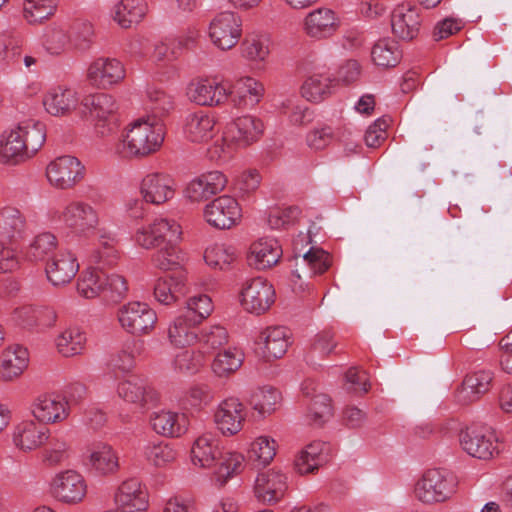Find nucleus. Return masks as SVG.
Returning <instances> with one entry per match:
<instances>
[{
    "mask_svg": "<svg viewBox=\"0 0 512 512\" xmlns=\"http://www.w3.org/2000/svg\"><path fill=\"white\" fill-rule=\"evenodd\" d=\"M58 213L59 221L80 237L95 235L91 258L102 266L117 265L120 252L117 249L116 234L107 227H100L98 211L82 200L68 202Z\"/></svg>",
    "mask_w": 512,
    "mask_h": 512,
    "instance_id": "obj_1",
    "label": "nucleus"
},
{
    "mask_svg": "<svg viewBox=\"0 0 512 512\" xmlns=\"http://www.w3.org/2000/svg\"><path fill=\"white\" fill-rule=\"evenodd\" d=\"M46 141V126L27 118L4 130L0 135V162L15 166L33 158Z\"/></svg>",
    "mask_w": 512,
    "mask_h": 512,
    "instance_id": "obj_2",
    "label": "nucleus"
},
{
    "mask_svg": "<svg viewBox=\"0 0 512 512\" xmlns=\"http://www.w3.org/2000/svg\"><path fill=\"white\" fill-rule=\"evenodd\" d=\"M191 460L195 466L214 468L216 482L224 485L230 478L241 473L245 467L242 453L220 450V440L212 432H206L195 439L191 447Z\"/></svg>",
    "mask_w": 512,
    "mask_h": 512,
    "instance_id": "obj_3",
    "label": "nucleus"
},
{
    "mask_svg": "<svg viewBox=\"0 0 512 512\" xmlns=\"http://www.w3.org/2000/svg\"><path fill=\"white\" fill-rule=\"evenodd\" d=\"M164 137V122L141 116L125 127L116 145V153L122 158L145 157L160 149Z\"/></svg>",
    "mask_w": 512,
    "mask_h": 512,
    "instance_id": "obj_4",
    "label": "nucleus"
},
{
    "mask_svg": "<svg viewBox=\"0 0 512 512\" xmlns=\"http://www.w3.org/2000/svg\"><path fill=\"white\" fill-rule=\"evenodd\" d=\"M90 260L95 264L91 257ZM106 268H112V266L96 263V267L81 272L77 280V292L81 297L93 299L102 294L113 302H119L126 297L128 292L126 279L119 274H106L103 271Z\"/></svg>",
    "mask_w": 512,
    "mask_h": 512,
    "instance_id": "obj_5",
    "label": "nucleus"
},
{
    "mask_svg": "<svg viewBox=\"0 0 512 512\" xmlns=\"http://www.w3.org/2000/svg\"><path fill=\"white\" fill-rule=\"evenodd\" d=\"M264 129L262 120L253 115L233 119L223 129L221 144L215 146L221 150L219 157L230 156L233 152L258 142L264 134Z\"/></svg>",
    "mask_w": 512,
    "mask_h": 512,
    "instance_id": "obj_6",
    "label": "nucleus"
},
{
    "mask_svg": "<svg viewBox=\"0 0 512 512\" xmlns=\"http://www.w3.org/2000/svg\"><path fill=\"white\" fill-rule=\"evenodd\" d=\"M458 479L443 469H429L416 481L414 497L425 505L448 502L456 494Z\"/></svg>",
    "mask_w": 512,
    "mask_h": 512,
    "instance_id": "obj_7",
    "label": "nucleus"
},
{
    "mask_svg": "<svg viewBox=\"0 0 512 512\" xmlns=\"http://www.w3.org/2000/svg\"><path fill=\"white\" fill-rule=\"evenodd\" d=\"M182 227L173 218L157 217L147 225L139 227L133 236L136 245L144 249H153L169 243H180Z\"/></svg>",
    "mask_w": 512,
    "mask_h": 512,
    "instance_id": "obj_8",
    "label": "nucleus"
},
{
    "mask_svg": "<svg viewBox=\"0 0 512 512\" xmlns=\"http://www.w3.org/2000/svg\"><path fill=\"white\" fill-rule=\"evenodd\" d=\"M117 319L126 332L141 336L153 331L158 317L147 303L132 301L118 309Z\"/></svg>",
    "mask_w": 512,
    "mask_h": 512,
    "instance_id": "obj_9",
    "label": "nucleus"
},
{
    "mask_svg": "<svg viewBox=\"0 0 512 512\" xmlns=\"http://www.w3.org/2000/svg\"><path fill=\"white\" fill-rule=\"evenodd\" d=\"M273 286L261 277L246 280L239 293L240 304L249 313L261 315L275 302Z\"/></svg>",
    "mask_w": 512,
    "mask_h": 512,
    "instance_id": "obj_10",
    "label": "nucleus"
},
{
    "mask_svg": "<svg viewBox=\"0 0 512 512\" xmlns=\"http://www.w3.org/2000/svg\"><path fill=\"white\" fill-rule=\"evenodd\" d=\"M85 176V166L71 155L52 160L46 168V177L51 186L61 190L75 187Z\"/></svg>",
    "mask_w": 512,
    "mask_h": 512,
    "instance_id": "obj_11",
    "label": "nucleus"
},
{
    "mask_svg": "<svg viewBox=\"0 0 512 512\" xmlns=\"http://www.w3.org/2000/svg\"><path fill=\"white\" fill-rule=\"evenodd\" d=\"M34 419L44 426L64 422L70 415V403L66 396L44 393L34 398L30 406Z\"/></svg>",
    "mask_w": 512,
    "mask_h": 512,
    "instance_id": "obj_12",
    "label": "nucleus"
},
{
    "mask_svg": "<svg viewBox=\"0 0 512 512\" xmlns=\"http://www.w3.org/2000/svg\"><path fill=\"white\" fill-rule=\"evenodd\" d=\"M203 216L210 226L226 230L233 228L240 222L242 209L234 197L221 195L204 207Z\"/></svg>",
    "mask_w": 512,
    "mask_h": 512,
    "instance_id": "obj_13",
    "label": "nucleus"
},
{
    "mask_svg": "<svg viewBox=\"0 0 512 512\" xmlns=\"http://www.w3.org/2000/svg\"><path fill=\"white\" fill-rule=\"evenodd\" d=\"M242 35V20L233 12H222L214 17L209 26V36L222 50L233 48Z\"/></svg>",
    "mask_w": 512,
    "mask_h": 512,
    "instance_id": "obj_14",
    "label": "nucleus"
},
{
    "mask_svg": "<svg viewBox=\"0 0 512 512\" xmlns=\"http://www.w3.org/2000/svg\"><path fill=\"white\" fill-rule=\"evenodd\" d=\"M51 492L60 502L78 504L87 494V482L76 470H65L55 475L51 483Z\"/></svg>",
    "mask_w": 512,
    "mask_h": 512,
    "instance_id": "obj_15",
    "label": "nucleus"
},
{
    "mask_svg": "<svg viewBox=\"0 0 512 512\" xmlns=\"http://www.w3.org/2000/svg\"><path fill=\"white\" fill-rule=\"evenodd\" d=\"M81 105L97 121L98 133L102 136L116 128L115 112L118 107L111 95L104 93L88 95L82 100Z\"/></svg>",
    "mask_w": 512,
    "mask_h": 512,
    "instance_id": "obj_16",
    "label": "nucleus"
},
{
    "mask_svg": "<svg viewBox=\"0 0 512 512\" xmlns=\"http://www.w3.org/2000/svg\"><path fill=\"white\" fill-rule=\"evenodd\" d=\"M115 510L119 512H145L148 508V491L137 478L120 483L113 495Z\"/></svg>",
    "mask_w": 512,
    "mask_h": 512,
    "instance_id": "obj_17",
    "label": "nucleus"
},
{
    "mask_svg": "<svg viewBox=\"0 0 512 512\" xmlns=\"http://www.w3.org/2000/svg\"><path fill=\"white\" fill-rule=\"evenodd\" d=\"M188 99L201 106H218L229 97V85L217 79L196 78L186 88Z\"/></svg>",
    "mask_w": 512,
    "mask_h": 512,
    "instance_id": "obj_18",
    "label": "nucleus"
},
{
    "mask_svg": "<svg viewBox=\"0 0 512 512\" xmlns=\"http://www.w3.org/2000/svg\"><path fill=\"white\" fill-rule=\"evenodd\" d=\"M139 189L146 203L161 205L174 198L177 184L174 177L168 173L152 172L142 179Z\"/></svg>",
    "mask_w": 512,
    "mask_h": 512,
    "instance_id": "obj_19",
    "label": "nucleus"
},
{
    "mask_svg": "<svg viewBox=\"0 0 512 512\" xmlns=\"http://www.w3.org/2000/svg\"><path fill=\"white\" fill-rule=\"evenodd\" d=\"M228 184L227 176L218 170L202 173L192 179L184 190V196L190 201L200 203L223 192Z\"/></svg>",
    "mask_w": 512,
    "mask_h": 512,
    "instance_id": "obj_20",
    "label": "nucleus"
},
{
    "mask_svg": "<svg viewBox=\"0 0 512 512\" xmlns=\"http://www.w3.org/2000/svg\"><path fill=\"white\" fill-rule=\"evenodd\" d=\"M125 75L124 65L118 59L100 57L90 63L86 77L92 86L107 89L120 83Z\"/></svg>",
    "mask_w": 512,
    "mask_h": 512,
    "instance_id": "obj_21",
    "label": "nucleus"
},
{
    "mask_svg": "<svg viewBox=\"0 0 512 512\" xmlns=\"http://www.w3.org/2000/svg\"><path fill=\"white\" fill-rule=\"evenodd\" d=\"M245 419V406L234 397L223 400L214 415L217 428L224 436H233L239 433L243 428Z\"/></svg>",
    "mask_w": 512,
    "mask_h": 512,
    "instance_id": "obj_22",
    "label": "nucleus"
},
{
    "mask_svg": "<svg viewBox=\"0 0 512 512\" xmlns=\"http://www.w3.org/2000/svg\"><path fill=\"white\" fill-rule=\"evenodd\" d=\"M287 490V476L278 469L258 473L254 483L255 497L262 503L274 504L281 500Z\"/></svg>",
    "mask_w": 512,
    "mask_h": 512,
    "instance_id": "obj_23",
    "label": "nucleus"
},
{
    "mask_svg": "<svg viewBox=\"0 0 512 512\" xmlns=\"http://www.w3.org/2000/svg\"><path fill=\"white\" fill-rule=\"evenodd\" d=\"M459 443L467 454L479 459H489L497 448L493 434L483 427H466L461 430Z\"/></svg>",
    "mask_w": 512,
    "mask_h": 512,
    "instance_id": "obj_24",
    "label": "nucleus"
},
{
    "mask_svg": "<svg viewBox=\"0 0 512 512\" xmlns=\"http://www.w3.org/2000/svg\"><path fill=\"white\" fill-rule=\"evenodd\" d=\"M45 111L54 117L70 115L79 105L78 93L72 87L57 85L47 90L43 96Z\"/></svg>",
    "mask_w": 512,
    "mask_h": 512,
    "instance_id": "obj_25",
    "label": "nucleus"
},
{
    "mask_svg": "<svg viewBox=\"0 0 512 512\" xmlns=\"http://www.w3.org/2000/svg\"><path fill=\"white\" fill-rule=\"evenodd\" d=\"M29 365L27 348L12 344L0 354V382L8 384L17 381Z\"/></svg>",
    "mask_w": 512,
    "mask_h": 512,
    "instance_id": "obj_26",
    "label": "nucleus"
},
{
    "mask_svg": "<svg viewBox=\"0 0 512 512\" xmlns=\"http://www.w3.org/2000/svg\"><path fill=\"white\" fill-rule=\"evenodd\" d=\"M289 339L290 333L285 327L266 328L257 339V353L266 361L279 359L286 353Z\"/></svg>",
    "mask_w": 512,
    "mask_h": 512,
    "instance_id": "obj_27",
    "label": "nucleus"
},
{
    "mask_svg": "<svg viewBox=\"0 0 512 512\" xmlns=\"http://www.w3.org/2000/svg\"><path fill=\"white\" fill-rule=\"evenodd\" d=\"M422 18L418 8L410 5H399L391 14L393 34L401 40H413L420 31Z\"/></svg>",
    "mask_w": 512,
    "mask_h": 512,
    "instance_id": "obj_28",
    "label": "nucleus"
},
{
    "mask_svg": "<svg viewBox=\"0 0 512 512\" xmlns=\"http://www.w3.org/2000/svg\"><path fill=\"white\" fill-rule=\"evenodd\" d=\"M117 393L125 402L148 408L158 400L156 391L148 387L144 380L136 375H129L117 387Z\"/></svg>",
    "mask_w": 512,
    "mask_h": 512,
    "instance_id": "obj_29",
    "label": "nucleus"
},
{
    "mask_svg": "<svg viewBox=\"0 0 512 512\" xmlns=\"http://www.w3.org/2000/svg\"><path fill=\"white\" fill-rule=\"evenodd\" d=\"M46 274L54 286L69 283L79 271L77 257L71 251H59L47 261Z\"/></svg>",
    "mask_w": 512,
    "mask_h": 512,
    "instance_id": "obj_30",
    "label": "nucleus"
},
{
    "mask_svg": "<svg viewBox=\"0 0 512 512\" xmlns=\"http://www.w3.org/2000/svg\"><path fill=\"white\" fill-rule=\"evenodd\" d=\"M216 119L209 112L198 110L189 113L184 120L183 132L194 143H205L216 134Z\"/></svg>",
    "mask_w": 512,
    "mask_h": 512,
    "instance_id": "obj_31",
    "label": "nucleus"
},
{
    "mask_svg": "<svg viewBox=\"0 0 512 512\" xmlns=\"http://www.w3.org/2000/svg\"><path fill=\"white\" fill-rule=\"evenodd\" d=\"M281 256L282 249L276 239L260 238L251 244L247 261L255 269L265 270L276 265Z\"/></svg>",
    "mask_w": 512,
    "mask_h": 512,
    "instance_id": "obj_32",
    "label": "nucleus"
},
{
    "mask_svg": "<svg viewBox=\"0 0 512 512\" xmlns=\"http://www.w3.org/2000/svg\"><path fill=\"white\" fill-rule=\"evenodd\" d=\"M49 429L35 419L18 423L13 432L14 444L23 451H30L41 446L48 439Z\"/></svg>",
    "mask_w": 512,
    "mask_h": 512,
    "instance_id": "obj_33",
    "label": "nucleus"
},
{
    "mask_svg": "<svg viewBox=\"0 0 512 512\" xmlns=\"http://www.w3.org/2000/svg\"><path fill=\"white\" fill-rule=\"evenodd\" d=\"M264 94V86L256 79L246 76L229 85V97L237 108H253Z\"/></svg>",
    "mask_w": 512,
    "mask_h": 512,
    "instance_id": "obj_34",
    "label": "nucleus"
},
{
    "mask_svg": "<svg viewBox=\"0 0 512 512\" xmlns=\"http://www.w3.org/2000/svg\"><path fill=\"white\" fill-rule=\"evenodd\" d=\"M88 453L89 466L97 475L111 476L119 471V454L110 444L96 443Z\"/></svg>",
    "mask_w": 512,
    "mask_h": 512,
    "instance_id": "obj_35",
    "label": "nucleus"
},
{
    "mask_svg": "<svg viewBox=\"0 0 512 512\" xmlns=\"http://www.w3.org/2000/svg\"><path fill=\"white\" fill-rule=\"evenodd\" d=\"M201 323L192 316L180 312L170 323L167 331L168 340L175 347H188L196 344L198 326Z\"/></svg>",
    "mask_w": 512,
    "mask_h": 512,
    "instance_id": "obj_36",
    "label": "nucleus"
},
{
    "mask_svg": "<svg viewBox=\"0 0 512 512\" xmlns=\"http://www.w3.org/2000/svg\"><path fill=\"white\" fill-rule=\"evenodd\" d=\"M339 18L327 8H319L310 12L304 19V30L312 38H326L337 31Z\"/></svg>",
    "mask_w": 512,
    "mask_h": 512,
    "instance_id": "obj_37",
    "label": "nucleus"
},
{
    "mask_svg": "<svg viewBox=\"0 0 512 512\" xmlns=\"http://www.w3.org/2000/svg\"><path fill=\"white\" fill-rule=\"evenodd\" d=\"M27 223L21 211L7 206L0 210V240H7L8 245L16 246L26 235Z\"/></svg>",
    "mask_w": 512,
    "mask_h": 512,
    "instance_id": "obj_38",
    "label": "nucleus"
},
{
    "mask_svg": "<svg viewBox=\"0 0 512 512\" xmlns=\"http://www.w3.org/2000/svg\"><path fill=\"white\" fill-rule=\"evenodd\" d=\"M186 292V276L183 271L157 279L153 288L154 298L163 305L176 303Z\"/></svg>",
    "mask_w": 512,
    "mask_h": 512,
    "instance_id": "obj_39",
    "label": "nucleus"
},
{
    "mask_svg": "<svg viewBox=\"0 0 512 512\" xmlns=\"http://www.w3.org/2000/svg\"><path fill=\"white\" fill-rule=\"evenodd\" d=\"M150 423L157 434L166 437H179L188 429V418L185 414L168 410L153 412Z\"/></svg>",
    "mask_w": 512,
    "mask_h": 512,
    "instance_id": "obj_40",
    "label": "nucleus"
},
{
    "mask_svg": "<svg viewBox=\"0 0 512 512\" xmlns=\"http://www.w3.org/2000/svg\"><path fill=\"white\" fill-rule=\"evenodd\" d=\"M329 453L330 446L327 443L312 442L296 456L295 468L302 475L314 473L328 461Z\"/></svg>",
    "mask_w": 512,
    "mask_h": 512,
    "instance_id": "obj_41",
    "label": "nucleus"
},
{
    "mask_svg": "<svg viewBox=\"0 0 512 512\" xmlns=\"http://www.w3.org/2000/svg\"><path fill=\"white\" fill-rule=\"evenodd\" d=\"M491 382L492 373L489 371H479L467 375L456 392V401L462 405H467L478 400L489 390Z\"/></svg>",
    "mask_w": 512,
    "mask_h": 512,
    "instance_id": "obj_42",
    "label": "nucleus"
},
{
    "mask_svg": "<svg viewBox=\"0 0 512 512\" xmlns=\"http://www.w3.org/2000/svg\"><path fill=\"white\" fill-rule=\"evenodd\" d=\"M15 317L23 327L39 331L51 328L56 322V313L51 308L24 306L16 310Z\"/></svg>",
    "mask_w": 512,
    "mask_h": 512,
    "instance_id": "obj_43",
    "label": "nucleus"
},
{
    "mask_svg": "<svg viewBox=\"0 0 512 512\" xmlns=\"http://www.w3.org/2000/svg\"><path fill=\"white\" fill-rule=\"evenodd\" d=\"M146 13L145 0H120L112 9V18L120 27L127 29L140 23Z\"/></svg>",
    "mask_w": 512,
    "mask_h": 512,
    "instance_id": "obj_44",
    "label": "nucleus"
},
{
    "mask_svg": "<svg viewBox=\"0 0 512 512\" xmlns=\"http://www.w3.org/2000/svg\"><path fill=\"white\" fill-rule=\"evenodd\" d=\"M331 266V257L329 253L320 248H310L304 252L300 258L296 259L295 273L299 279L309 270V276L322 274Z\"/></svg>",
    "mask_w": 512,
    "mask_h": 512,
    "instance_id": "obj_45",
    "label": "nucleus"
},
{
    "mask_svg": "<svg viewBox=\"0 0 512 512\" xmlns=\"http://www.w3.org/2000/svg\"><path fill=\"white\" fill-rule=\"evenodd\" d=\"M153 249H156L152 257L155 267L163 271H183L182 267L186 257L179 247V243H169L163 246H156Z\"/></svg>",
    "mask_w": 512,
    "mask_h": 512,
    "instance_id": "obj_46",
    "label": "nucleus"
},
{
    "mask_svg": "<svg viewBox=\"0 0 512 512\" xmlns=\"http://www.w3.org/2000/svg\"><path fill=\"white\" fill-rule=\"evenodd\" d=\"M334 80L322 73L309 75L301 86V95L307 101L318 103L328 97L333 88Z\"/></svg>",
    "mask_w": 512,
    "mask_h": 512,
    "instance_id": "obj_47",
    "label": "nucleus"
},
{
    "mask_svg": "<svg viewBox=\"0 0 512 512\" xmlns=\"http://www.w3.org/2000/svg\"><path fill=\"white\" fill-rule=\"evenodd\" d=\"M244 361V353L237 347H229L220 351L214 358L212 370L216 376L226 378L240 369Z\"/></svg>",
    "mask_w": 512,
    "mask_h": 512,
    "instance_id": "obj_48",
    "label": "nucleus"
},
{
    "mask_svg": "<svg viewBox=\"0 0 512 512\" xmlns=\"http://www.w3.org/2000/svg\"><path fill=\"white\" fill-rule=\"evenodd\" d=\"M280 399L281 395L277 389L265 386L254 390L248 399V403L260 416L265 417L277 409Z\"/></svg>",
    "mask_w": 512,
    "mask_h": 512,
    "instance_id": "obj_49",
    "label": "nucleus"
},
{
    "mask_svg": "<svg viewBox=\"0 0 512 512\" xmlns=\"http://www.w3.org/2000/svg\"><path fill=\"white\" fill-rule=\"evenodd\" d=\"M41 42L45 49L53 55H59L71 49L68 30L64 26L56 23L47 26L43 30Z\"/></svg>",
    "mask_w": 512,
    "mask_h": 512,
    "instance_id": "obj_50",
    "label": "nucleus"
},
{
    "mask_svg": "<svg viewBox=\"0 0 512 512\" xmlns=\"http://www.w3.org/2000/svg\"><path fill=\"white\" fill-rule=\"evenodd\" d=\"M229 334L227 329L220 324H213L203 327L198 331L196 344L199 350L205 355L221 348L228 343Z\"/></svg>",
    "mask_w": 512,
    "mask_h": 512,
    "instance_id": "obj_51",
    "label": "nucleus"
},
{
    "mask_svg": "<svg viewBox=\"0 0 512 512\" xmlns=\"http://www.w3.org/2000/svg\"><path fill=\"white\" fill-rule=\"evenodd\" d=\"M86 343V336L80 328H67L55 340L57 351L64 357L80 355Z\"/></svg>",
    "mask_w": 512,
    "mask_h": 512,
    "instance_id": "obj_52",
    "label": "nucleus"
},
{
    "mask_svg": "<svg viewBox=\"0 0 512 512\" xmlns=\"http://www.w3.org/2000/svg\"><path fill=\"white\" fill-rule=\"evenodd\" d=\"M57 4L58 0H24L23 17L30 25L42 24L55 14Z\"/></svg>",
    "mask_w": 512,
    "mask_h": 512,
    "instance_id": "obj_53",
    "label": "nucleus"
},
{
    "mask_svg": "<svg viewBox=\"0 0 512 512\" xmlns=\"http://www.w3.org/2000/svg\"><path fill=\"white\" fill-rule=\"evenodd\" d=\"M237 249L226 243H215L206 248L205 262L212 268L224 270L237 258Z\"/></svg>",
    "mask_w": 512,
    "mask_h": 512,
    "instance_id": "obj_54",
    "label": "nucleus"
},
{
    "mask_svg": "<svg viewBox=\"0 0 512 512\" xmlns=\"http://www.w3.org/2000/svg\"><path fill=\"white\" fill-rule=\"evenodd\" d=\"M373 62L383 68L395 67L401 59V51L398 44L391 39H382L372 48Z\"/></svg>",
    "mask_w": 512,
    "mask_h": 512,
    "instance_id": "obj_55",
    "label": "nucleus"
},
{
    "mask_svg": "<svg viewBox=\"0 0 512 512\" xmlns=\"http://www.w3.org/2000/svg\"><path fill=\"white\" fill-rule=\"evenodd\" d=\"M58 241L54 234L43 232L35 236L25 250V258L30 262L44 260L57 247Z\"/></svg>",
    "mask_w": 512,
    "mask_h": 512,
    "instance_id": "obj_56",
    "label": "nucleus"
},
{
    "mask_svg": "<svg viewBox=\"0 0 512 512\" xmlns=\"http://www.w3.org/2000/svg\"><path fill=\"white\" fill-rule=\"evenodd\" d=\"M148 114L144 117H154L163 122V118L173 109L172 97L163 90L150 87L147 90Z\"/></svg>",
    "mask_w": 512,
    "mask_h": 512,
    "instance_id": "obj_57",
    "label": "nucleus"
},
{
    "mask_svg": "<svg viewBox=\"0 0 512 512\" xmlns=\"http://www.w3.org/2000/svg\"><path fill=\"white\" fill-rule=\"evenodd\" d=\"M277 442L267 435H261L254 439L250 446V457L259 465L266 466L274 459L277 451Z\"/></svg>",
    "mask_w": 512,
    "mask_h": 512,
    "instance_id": "obj_58",
    "label": "nucleus"
},
{
    "mask_svg": "<svg viewBox=\"0 0 512 512\" xmlns=\"http://www.w3.org/2000/svg\"><path fill=\"white\" fill-rule=\"evenodd\" d=\"M330 398L325 394L314 396L309 406L307 419L314 426H321L332 417Z\"/></svg>",
    "mask_w": 512,
    "mask_h": 512,
    "instance_id": "obj_59",
    "label": "nucleus"
},
{
    "mask_svg": "<svg viewBox=\"0 0 512 512\" xmlns=\"http://www.w3.org/2000/svg\"><path fill=\"white\" fill-rule=\"evenodd\" d=\"M336 347L337 341L334 339V334L329 330H323L314 336L308 356L311 361L323 359L332 353Z\"/></svg>",
    "mask_w": 512,
    "mask_h": 512,
    "instance_id": "obj_60",
    "label": "nucleus"
},
{
    "mask_svg": "<svg viewBox=\"0 0 512 512\" xmlns=\"http://www.w3.org/2000/svg\"><path fill=\"white\" fill-rule=\"evenodd\" d=\"M213 310L214 304L211 297L207 294H197L188 298L186 309L182 312L202 323Z\"/></svg>",
    "mask_w": 512,
    "mask_h": 512,
    "instance_id": "obj_61",
    "label": "nucleus"
},
{
    "mask_svg": "<svg viewBox=\"0 0 512 512\" xmlns=\"http://www.w3.org/2000/svg\"><path fill=\"white\" fill-rule=\"evenodd\" d=\"M145 455L154 466L164 467L175 461L177 452L170 444L160 442L147 446Z\"/></svg>",
    "mask_w": 512,
    "mask_h": 512,
    "instance_id": "obj_62",
    "label": "nucleus"
},
{
    "mask_svg": "<svg viewBox=\"0 0 512 512\" xmlns=\"http://www.w3.org/2000/svg\"><path fill=\"white\" fill-rule=\"evenodd\" d=\"M69 34L71 49L85 51L92 42L94 28L89 21H78L72 26Z\"/></svg>",
    "mask_w": 512,
    "mask_h": 512,
    "instance_id": "obj_63",
    "label": "nucleus"
},
{
    "mask_svg": "<svg viewBox=\"0 0 512 512\" xmlns=\"http://www.w3.org/2000/svg\"><path fill=\"white\" fill-rule=\"evenodd\" d=\"M300 214L301 210L297 206L273 208L268 214L267 223L271 229L287 228L295 223Z\"/></svg>",
    "mask_w": 512,
    "mask_h": 512,
    "instance_id": "obj_64",
    "label": "nucleus"
}]
</instances>
